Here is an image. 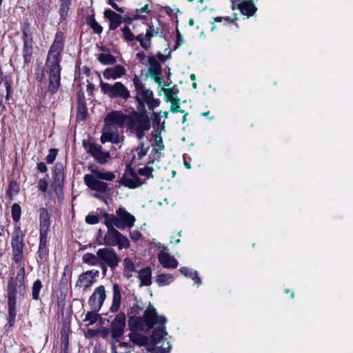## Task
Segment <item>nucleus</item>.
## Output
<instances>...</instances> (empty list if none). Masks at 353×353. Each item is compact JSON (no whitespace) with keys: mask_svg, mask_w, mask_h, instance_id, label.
Here are the masks:
<instances>
[{"mask_svg":"<svg viewBox=\"0 0 353 353\" xmlns=\"http://www.w3.org/2000/svg\"><path fill=\"white\" fill-rule=\"evenodd\" d=\"M63 46L61 34H57L56 38L49 51L46 63V74L48 77V90L52 93L56 92L60 85V65L59 64V54Z\"/></svg>","mask_w":353,"mask_h":353,"instance_id":"1","label":"nucleus"},{"mask_svg":"<svg viewBox=\"0 0 353 353\" xmlns=\"http://www.w3.org/2000/svg\"><path fill=\"white\" fill-rule=\"evenodd\" d=\"M130 119V117L123 114L121 111H111L107 114L104 119V126L102 130L101 141L102 143L111 142L118 144L121 138L117 131L121 128L125 123Z\"/></svg>","mask_w":353,"mask_h":353,"instance_id":"2","label":"nucleus"},{"mask_svg":"<svg viewBox=\"0 0 353 353\" xmlns=\"http://www.w3.org/2000/svg\"><path fill=\"white\" fill-rule=\"evenodd\" d=\"M24 268H21L16 277L10 279L8 285V316L10 322H14L17 316V298L21 299L26 294Z\"/></svg>","mask_w":353,"mask_h":353,"instance_id":"3","label":"nucleus"},{"mask_svg":"<svg viewBox=\"0 0 353 353\" xmlns=\"http://www.w3.org/2000/svg\"><path fill=\"white\" fill-rule=\"evenodd\" d=\"M104 219L119 229L132 228L136 221L135 217L122 206L117 210L115 215L105 214Z\"/></svg>","mask_w":353,"mask_h":353,"instance_id":"4","label":"nucleus"},{"mask_svg":"<svg viewBox=\"0 0 353 353\" xmlns=\"http://www.w3.org/2000/svg\"><path fill=\"white\" fill-rule=\"evenodd\" d=\"M101 91L103 94L110 98H121L127 100L130 94L128 88L121 82H116L113 85L100 81Z\"/></svg>","mask_w":353,"mask_h":353,"instance_id":"5","label":"nucleus"},{"mask_svg":"<svg viewBox=\"0 0 353 353\" xmlns=\"http://www.w3.org/2000/svg\"><path fill=\"white\" fill-rule=\"evenodd\" d=\"M23 236L24 233L19 226H15L12 234L11 245L13 259L16 263H20L23 259Z\"/></svg>","mask_w":353,"mask_h":353,"instance_id":"6","label":"nucleus"},{"mask_svg":"<svg viewBox=\"0 0 353 353\" xmlns=\"http://www.w3.org/2000/svg\"><path fill=\"white\" fill-rule=\"evenodd\" d=\"M98 258L99 259V266L108 265L111 268L117 267L120 261L115 251L108 248L99 249Z\"/></svg>","mask_w":353,"mask_h":353,"instance_id":"7","label":"nucleus"},{"mask_svg":"<svg viewBox=\"0 0 353 353\" xmlns=\"http://www.w3.org/2000/svg\"><path fill=\"white\" fill-rule=\"evenodd\" d=\"M134 84L137 91L138 95L141 100L145 102L150 109H154L159 107L160 101L159 99L153 97V92L149 89H145L142 87L140 81L137 78L134 79Z\"/></svg>","mask_w":353,"mask_h":353,"instance_id":"8","label":"nucleus"},{"mask_svg":"<svg viewBox=\"0 0 353 353\" xmlns=\"http://www.w3.org/2000/svg\"><path fill=\"white\" fill-rule=\"evenodd\" d=\"M146 65L148 68V75L150 76L159 86L162 87L163 82L159 61L154 56H149Z\"/></svg>","mask_w":353,"mask_h":353,"instance_id":"9","label":"nucleus"},{"mask_svg":"<svg viewBox=\"0 0 353 353\" xmlns=\"http://www.w3.org/2000/svg\"><path fill=\"white\" fill-rule=\"evenodd\" d=\"M105 298L106 294L104 286L100 285L97 288L88 300L91 309L94 312H98L101 309Z\"/></svg>","mask_w":353,"mask_h":353,"instance_id":"10","label":"nucleus"},{"mask_svg":"<svg viewBox=\"0 0 353 353\" xmlns=\"http://www.w3.org/2000/svg\"><path fill=\"white\" fill-rule=\"evenodd\" d=\"M83 146L87 152L100 163H104L110 157L109 152L103 150L98 144L84 142Z\"/></svg>","mask_w":353,"mask_h":353,"instance_id":"11","label":"nucleus"},{"mask_svg":"<svg viewBox=\"0 0 353 353\" xmlns=\"http://www.w3.org/2000/svg\"><path fill=\"white\" fill-rule=\"evenodd\" d=\"M158 245L159 248H162V250L158 254L159 263L165 268H176L178 265V262L174 256L169 254L168 248L161 245V243H158Z\"/></svg>","mask_w":353,"mask_h":353,"instance_id":"12","label":"nucleus"},{"mask_svg":"<svg viewBox=\"0 0 353 353\" xmlns=\"http://www.w3.org/2000/svg\"><path fill=\"white\" fill-rule=\"evenodd\" d=\"M104 223L108 228V231L103 237V243L106 245L115 246L121 233L116 230L115 225L110 222L104 220Z\"/></svg>","mask_w":353,"mask_h":353,"instance_id":"13","label":"nucleus"},{"mask_svg":"<svg viewBox=\"0 0 353 353\" xmlns=\"http://www.w3.org/2000/svg\"><path fill=\"white\" fill-rule=\"evenodd\" d=\"M125 327V316L124 314H119L112 323L111 333L114 339L121 337L124 332Z\"/></svg>","mask_w":353,"mask_h":353,"instance_id":"14","label":"nucleus"},{"mask_svg":"<svg viewBox=\"0 0 353 353\" xmlns=\"http://www.w3.org/2000/svg\"><path fill=\"white\" fill-rule=\"evenodd\" d=\"M84 182L86 185L92 190L104 193L107 190V184L100 181L92 173V174H85L84 176Z\"/></svg>","mask_w":353,"mask_h":353,"instance_id":"15","label":"nucleus"},{"mask_svg":"<svg viewBox=\"0 0 353 353\" xmlns=\"http://www.w3.org/2000/svg\"><path fill=\"white\" fill-rule=\"evenodd\" d=\"M157 34L152 26H148L145 34H139L136 37V40L140 43V46L145 50H149L152 48V38Z\"/></svg>","mask_w":353,"mask_h":353,"instance_id":"16","label":"nucleus"},{"mask_svg":"<svg viewBox=\"0 0 353 353\" xmlns=\"http://www.w3.org/2000/svg\"><path fill=\"white\" fill-rule=\"evenodd\" d=\"M120 183L129 188H136L142 183L137 174L132 170L125 171Z\"/></svg>","mask_w":353,"mask_h":353,"instance_id":"17","label":"nucleus"},{"mask_svg":"<svg viewBox=\"0 0 353 353\" xmlns=\"http://www.w3.org/2000/svg\"><path fill=\"white\" fill-rule=\"evenodd\" d=\"M125 69L121 65H116L113 67L107 68L103 72V77L105 79H117L121 78L125 74Z\"/></svg>","mask_w":353,"mask_h":353,"instance_id":"18","label":"nucleus"},{"mask_svg":"<svg viewBox=\"0 0 353 353\" xmlns=\"http://www.w3.org/2000/svg\"><path fill=\"white\" fill-rule=\"evenodd\" d=\"M50 225L49 214L43 209L40 212V238L47 239Z\"/></svg>","mask_w":353,"mask_h":353,"instance_id":"19","label":"nucleus"},{"mask_svg":"<svg viewBox=\"0 0 353 353\" xmlns=\"http://www.w3.org/2000/svg\"><path fill=\"white\" fill-rule=\"evenodd\" d=\"M95 282L94 275L92 272H86L81 274L77 283V285L83 289L88 290Z\"/></svg>","mask_w":353,"mask_h":353,"instance_id":"20","label":"nucleus"},{"mask_svg":"<svg viewBox=\"0 0 353 353\" xmlns=\"http://www.w3.org/2000/svg\"><path fill=\"white\" fill-rule=\"evenodd\" d=\"M132 128L135 131L137 138L141 139L144 137V132L150 128V121L148 118H141Z\"/></svg>","mask_w":353,"mask_h":353,"instance_id":"21","label":"nucleus"},{"mask_svg":"<svg viewBox=\"0 0 353 353\" xmlns=\"http://www.w3.org/2000/svg\"><path fill=\"white\" fill-rule=\"evenodd\" d=\"M11 91L10 83L7 77L0 71V104H1L4 94L6 99L8 100Z\"/></svg>","mask_w":353,"mask_h":353,"instance_id":"22","label":"nucleus"},{"mask_svg":"<svg viewBox=\"0 0 353 353\" xmlns=\"http://www.w3.org/2000/svg\"><path fill=\"white\" fill-rule=\"evenodd\" d=\"M149 147L141 143L137 148L132 151V163L141 164V160L145 157Z\"/></svg>","mask_w":353,"mask_h":353,"instance_id":"23","label":"nucleus"},{"mask_svg":"<svg viewBox=\"0 0 353 353\" xmlns=\"http://www.w3.org/2000/svg\"><path fill=\"white\" fill-rule=\"evenodd\" d=\"M238 8L240 10L242 14L249 18L252 16L256 10V8L251 0H245L238 4Z\"/></svg>","mask_w":353,"mask_h":353,"instance_id":"24","label":"nucleus"},{"mask_svg":"<svg viewBox=\"0 0 353 353\" xmlns=\"http://www.w3.org/2000/svg\"><path fill=\"white\" fill-rule=\"evenodd\" d=\"M105 17L110 21V28L111 30L117 29L121 23L122 17L111 10H106L104 12Z\"/></svg>","mask_w":353,"mask_h":353,"instance_id":"25","label":"nucleus"},{"mask_svg":"<svg viewBox=\"0 0 353 353\" xmlns=\"http://www.w3.org/2000/svg\"><path fill=\"white\" fill-rule=\"evenodd\" d=\"M121 288L118 284L113 285V298L112 304L110 307V310L112 312H117L121 305Z\"/></svg>","mask_w":353,"mask_h":353,"instance_id":"26","label":"nucleus"},{"mask_svg":"<svg viewBox=\"0 0 353 353\" xmlns=\"http://www.w3.org/2000/svg\"><path fill=\"white\" fill-rule=\"evenodd\" d=\"M161 92L164 93L165 101L166 102L170 103L174 101L175 99H179L176 97L179 92V90L176 85L169 88L162 87L161 90L159 91V94L161 95Z\"/></svg>","mask_w":353,"mask_h":353,"instance_id":"27","label":"nucleus"},{"mask_svg":"<svg viewBox=\"0 0 353 353\" xmlns=\"http://www.w3.org/2000/svg\"><path fill=\"white\" fill-rule=\"evenodd\" d=\"M130 350L131 345L128 343H121L117 340L112 342V353H128L130 352Z\"/></svg>","mask_w":353,"mask_h":353,"instance_id":"28","label":"nucleus"},{"mask_svg":"<svg viewBox=\"0 0 353 353\" xmlns=\"http://www.w3.org/2000/svg\"><path fill=\"white\" fill-rule=\"evenodd\" d=\"M139 278L141 281V283L143 285H149L151 284L152 279V271L150 268H145L141 270L138 272Z\"/></svg>","mask_w":353,"mask_h":353,"instance_id":"29","label":"nucleus"},{"mask_svg":"<svg viewBox=\"0 0 353 353\" xmlns=\"http://www.w3.org/2000/svg\"><path fill=\"white\" fill-rule=\"evenodd\" d=\"M47 239L40 238L39 246L38 250V262L43 263L46 261L48 256V249L46 247Z\"/></svg>","mask_w":353,"mask_h":353,"instance_id":"30","label":"nucleus"},{"mask_svg":"<svg viewBox=\"0 0 353 353\" xmlns=\"http://www.w3.org/2000/svg\"><path fill=\"white\" fill-rule=\"evenodd\" d=\"M124 270L123 274L127 278H131L136 274V270L132 261L128 259L125 258L123 260Z\"/></svg>","mask_w":353,"mask_h":353,"instance_id":"31","label":"nucleus"},{"mask_svg":"<svg viewBox=\"0 0 353 353\" xmlns=\"http://www.w3.org/2000/svg\"><path fill=\"white\" fill-rule=\"evenodd\" d=\"M99 259L98 251L97 252L96 254L92 253H85L82 256L83 262L92 266H99Z\"/></svg>","mask_w":353,"mask_h":353,"instance_id":"32","label":"nucleus"},{"mask_svg":"<svg viewBox=\"0 0 353 353\" xmlns=\"http://www.w3.org/2000/svg\"><path fill=\"white\" fill-rule=\"evenodd\" d=\"M168 115V112L167 111H161L160 110L158 112H153L151 116V119L154 121V123L159 126H160L162 130H164V123L165 121H161V118H167Z\"/></svg>","mask_w":353,"mask_h":353,"instance_id":"33","label":"nucleus"},{"mask_svg":"<svg viewBox=\"0 0 353 353\" xmlns=\"http://www.w3.org/2000/svg\"><path fill=\"white\" fill-rule=\"evenodd\" d=\"M92 173L95 175L98 179L106 181H112L115 178L114 174L111 172H104L98 170H94Z\"/></svg>","mask_w":353,"mask_h":353,"instance_id":"34","label":"nucleus"},{"mask_svg":"<svg viewBox=\"0 0 353 353\" xmlns=\"http://www.w3.org/2000/svg\"><path fill=\"white\" fill-rule=\"evenodd\" d=\"M180 272L181 274L185 275L187 277H190L194 283L199 285L201 283L200 279L197 276L196 272H193L192 270H190L187 268H181L180 269Z\"/></svg>","mask_w":353,"mask_h":353,"instance_id":"35","label":"nucleus"},{"mask_svg":"<svg viewBox=\"0 0 353 353\" xmlns=\"http://www.w3.org/2000/svg\"><path fill=\"white\" fill-rule=\"evenodd\" d=\"M98 60L103 65H111L115 62L114 57L107 53H101L98 57Z\"/></svg>","mask_w":353,"mask_h":353,"instance_id":"36","label":"nucleus"},{"mask_svg":"<svg viewBox=\"0 0 353 353\" xmlns=\"http://www.w3.org/2000/svg\"><path fill=\"white\" fill-rule=\"evenodd\" d=\"M157 281L159 285H165L173 281V276L169 274H162L158 276Z\"/></svg>","mask_w":353,"mask_h":353,"instance_id":"37","label":"nucleus"},{"mask_svg":"<svg viewBox=\"0 0 353 353\" xmlns=\"http://www.w3.org/2000/svg\"><path fill=\"white\" fill-rule=\"evenodd\" d=\"M116 245L118 246L119 250L127 249L130 247V243L128 239L121 234L116 243Z\"/></svg>","mask_w":353,"mask_h":353,"instance_id":"38","label":"nucleus"},{"mask_svg":"<svg viewBox=\"0 0 353 353\" xmlns=\"http://www.w3.org/2000/svg\"><path fill=\"white\" fill-rule=\"evenodd\" d=\"M42 288L41 282L39 280H37L34 282L32 288V298L34 300H37L39 297V292Z\"/></svg>","mask_w":353,"mask_h":353,"instance_id":"39","label":"nucleus"},{"mask_svg":"<svg viewBox=\"0 0 353 353\" xmlns=\"http://www.w3.org/2000/svg\"><path fill=\"white\" fill-rule=\"evenodd\" d=\"M154 172V169L153 166L151 165H148L146 167L139 169V174L141 176H144L147 178H152L153 172Z\"/></svg>","mask_w":353,"mask_h":353,"instance_id":"40","label":"nucleus"},{"mask_svg":"<svg viewBox=\"0 0 353 353\" xmlns=\"http://www.w3.org/2000/svg\"><path fill=\"white\" fill-rule=\"evenodd\" d=\"M21 209L19 204L14 203L12 206V217L16 222L19 221L21 217Z\"/></svg>","mask_w":353,"mask_h":353,"instance_id":"41","label":"nucleus"},{"mask_svg":"<svg viewBox=\"0 0 353 353\" xmlns=\"http://www.w3.org/2000/svg\"><path fill=\"white\" fill-rule=\"evenodd\" d=\"M122 34L123 38L128 41H132L134 39H136V37H134V34L131 32L129 26H125L121 29Z\"/></svg>","mask_w":353,"mask_h":353,"instance_id":"42","label":"nucleus"},{"mask_svg":"<svg viewBox=\"0 0 353 353\" xmlns=\"http://www.w3.org/2000/svg\"><path fill=\"white\" fill-rule=\"evenodd\" d=\"M153 139H154L155 145L157 147V150H163L164 145H163L162 137L160 135V133H157V132H154L153 133Z\"/></svg>","mask_w":353,"mask_h":353,"instance_id":"43","label":"nucleus"},{"mask_svg":"<svg viewBox=\"0 0 353 353\" xmlns=\"http://www.w3.org/2000/svg\"><path fill=\"white\" fill-rule=\"evenodd\" d=\"M171 103V107H170V111L173 113L176 112H181L183 113L184 110H182L180 109V99H175L174 101L170 102Z\"/></svg>","mask_w":353,"mask_h":353,"instance_id":"44","label":"nucleus"},{"mask_svg":"<svg viewBox=\"0 0 353 353\" xmlns=\"http://www.w3.org/2000/svg\"><path fill=\"white\" fill-rule=\"evenodd\" d=\"M19 192V186L16 182L12 181L10 183L9 189L8 191V194L12 197V196L17 194Z\"/></svg>","mask_w":353,"mask_h":353,"instance_id":"45","label":"nucleus"},{"mask_svg":"<svg viewBox=\"0 0 353 353\" xmlns=\"http://www.w3.org/2000/svg\"><path fill=\"white\" fill-rule=\"evenodd\" d=\"M97 312H88L85 321H88L89 324L94 323L97 320L98 314L96 313Z\"/></svg>","mask_w":353,"mask_h":353,"instance_id":"46","label":"nucleus"},{"mask_svg":"<svg viewBox=\"0 0 353 353\" xmlns=\"http://www.w3.org/2000/svg\"><path fill=\"white\" fill-rule=\"evenodd\" d=\"M38 188L42 192H46L48 188V181L46 178L40 179L38 183Z\"/></svg>","mask_w":353,"mask_h":353,"instance_id":"47","label":"nucleus"},{"mask_svg":"<svg viewBox=\"0 0 353 353\" xmlns=\"http://www.w3.org/2000/svg\"><path fill=\"white\" fill-rule=\"evenodd\" d=\"M139 12H148V4L145 5L143 7H142L139 10H137L136 13L134 15V19H143V17H142L141 14H139Z\"/></svg>","mask_w":353,"mask_h":353,"instance_id":"48","label":"nucleus"},{"mask_svg":"<svg viewBox=\"0 0 353 353\" xmlns=\"http://www.w3.org/2000/svg\"><path fill=\"white\" fill-rule=\"evenodd\" d=\"M85 117V108L84 105H79L78 107V112L77 119L78 120H83Z\"/></svg>","mask_w":353,"mask_h":353,"instance_id":"49","label":"nucleus"},{"mask_svg":"<svg viewBox=\"0 0 353 353\" xmlns=\"http://www.w3.org/2000/svg\"><path fill=\"white\" fill-rule=\"evenodd\" d=\"M90 27L96 33H101L102 31V27L94 19L91 20L90 23Z\"/></svg>","mask_w":353,"mask_h":353,"instance_id":"50","label":"nucleus"},{"mask_svg":"<svg viewBox=\"0 0 353 353\" xmlns=\"http://www.w3.org/2000/svg\"><path fill=\"white\" fill-rule=\"evenodd\" d=\"M85 221L88 224H96L99 222V218L95 215H88L85 217Z\"/></svg>","mask_w":353,"mask_h":353,"instance_id":"51","label":"nucleus"},{"mask_svg":"<svg viewBox=\"0 0 353 353\" xmlns=\"http://www.w3.org/2000/svg\"><path fill=\"white\" fill-rule=\"evenodd\" d=\"M63 181L62 174L59 172L55 174L54 183L57 186L60 187Z\"/></svg>","mask_w":353,"mask_h":353,"instance_id":"52","label":"nucleus"},{"mask_svg":"<svg viewBox=\"0 0 353 353\" xmlns=\"http://www.w3.org/2000/svg\"><path fill=\"white\" fill-rule=\"evenodd\" d=\"M56 158V153L50 150V154L46 157V161L48 163H52Z\"/></svg>","mask_w":353,"mask_h":353,"instance_id":"53","label":"nucleus"},{"mask_svg":"<svg viewBox=\"0 0 353 353\" xmlns=\"http://www.w3.org/2000/svg\"><path fill=\"white\" fill-rule=\"evenodd\" d=\"M136 58L138 59L141 63H144V60L145 58V54L143 52H139L136 54Z\"/></svg>","mask_w":353,"mask_h":353,"instance_id":"54","label":"nucleus"},{"mask_svg":"<svg viewBox=\"0 0 353 353\" xmlns=\"http://www.w3.org/2000/svg\"><path fill=\"white\" fill-rule=\"evenodd\" d=\"M130 236L133 240H138L141 237V233L139 231L134 230L130 233Z\"/></svg>","mask_w":353,"mask_h":353,"instance_id":"55","label":"nucleus"},{"mask_svg":"<svg viewBox=\"0 0 353 353\" xmlns=\"http://www.w3.org/2000/svg\"><path fill=\"white\" fill-rule=\"evenodd\" d=\"M37 169L41 172H44L47 170V167L46 165V164L43 162H41L39 163H38L37 165Z\"/></svg>","mask_w":353,"mask_h":353,"instance_id":"56","label":"nucleus"},{"mask_svg":"<svg viewBox=\"0 0 353 353\" xmlns=\"http://www.w3.org/2000/svg\"><path fill=\"white\" fill-rule=\"evenodd\" d=\"M72 0H61L62 6H65V8H68L71 4Z\"/></svg>","mask_w":353,"mask_h":353,"instance_id":"57","label":"nucleus"},{"mask_svg":"<svg viewBox=\"0 0 353 353\" xmlns=\"http://www.w3.org/2000/svg\"><path fill=\"white\" fill-rule=\"evenodd\" d=\"M188 113H185L182 119V123H185L187 120Z\"/></svg>","mask_w":353,"mask_h":353,"instance_id":"58","label":"nucleus"},{"mask_svg":"<svg viewBox=\"0 0 353 353\" xmlns=\"http://www.w3.org/2000/svg\"><path fill=\"white\" fill-rule=\"evenodd\" d=\"M133 19H134V17L133 18H128V19H126L125 21L128 23H131L132 22Z\"/></svg>","mask_w":353,"mask_h":353,"instance_id":"59","label":"nucleus"},{"mask_svg":"<svg viewBox=\"0 0 353 353\" xmlns=\"http://www.w3.org/2000/svg\"><path fill=\"white\" fill-rule=\"evenodd\" d=\"M214 21H216V22H221L222 21V18L216 17V18L214 19Z\"/></svg>","mask_w":353,"mask_h":353,"instance_id":"60","label":"nucleus"},{"mask_svg":"<svg viewBox=\"0 0 353 353\" xmlns=\"http://www.w3.org/2000/svg\"><path fill=\"white\" fill-rule=\"evenodd\" d=\"M209 114H210L209 112H206L201 113V115L205 116V117H208L209 115Z\"/></svg>","mask_w":353,"mask_h":353,"instance_id":"61","label":"nucleus"},{"mask_svg":"<svg viewBox=\"0 0 353 353\" xmlns=\"http://www.w3.org/2000/svg\"><path fill=\"white\" fill-rule=\"evenodd\" d=\"M195 78H196L195 74H192L190 75V79H191L192 80H195Z\"/></svg>","mask_w":353,"mask_h":353,"instance_id":"62","label":"nucleus"},{"mask_svg":"<svg viewBox=\"0 0 353 353\" xmlns=\"http://www.w3.org/2000/svg\"><path fill=\"white\" fill-rule=\"evenodd\" d=\"M193 23H194V21H193V19H190L189 20V24H190V25H191V26H192V25H193Z\"/></svg>","mask_w":353,"mask_h":353,"instance_id":"63","label":"nucleus"},{"mask_svg":"<svg viewBox=\"0 0 353 353\" xmlns=\"http://www.w3.org/2000/svg\"><path fill=\"white\" fill-rule=\"evenodd\" d=\"M180 242V239H177L174 240V243H179Z\"/></svg>","mask_w":353,"mask_h":353,"instance_id":"64","label":"nucleus"}]
</instances>
